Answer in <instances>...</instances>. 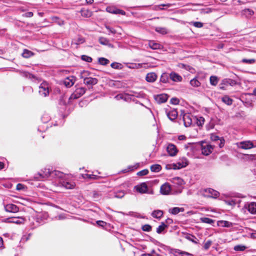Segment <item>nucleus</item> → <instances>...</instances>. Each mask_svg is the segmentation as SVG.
Segmentation results:
<instances>
[{
  "label": "nucleus",
  "mask_w": 256,
  "mask_h": 256,
  "mask_svg": "<svg viewBox=\"0 0 256 256\" xmlns=\"http://www.w3.org/2000/svg\"><path fill=\"white\" fill-rule=\"evenodd\" d=\"M88 74V72L87 71H83L81 72L80 74V78L84 79V83L88 86V85H95L98 83V80L96 78H87V76Z\"/></svg>",
  "instance_id": "f257e3e1"
},
{
  "label": "nucleus",
  "mask_w": 256,
  "mask_h": 256,
  "mask_svg": "<svg viewBox=\"0 0 256 256\" xmlns=\"http://www.w3.org/2000/svg\"><path fill=\"white\" fill-rule=\"evenodd\" d=\"M198 194L203 196L204 197L217 198L219 193L212 188H206L201 190L198 191Z\"/></svg>",
  "instance_id": "f03ea898"
},
{
  "label": "nucleus",
  "mask_w": 256,
  "mask_h": 256,
  "mask_svg": "<svg viewBox=\"0 0 256 256\" xmlns=\"http://www.w3.org/2000/svg\"><path fill=\"white\" fill-rule=\"evenodd\" d=\"M134 190L140 194H154V192L152 190H149L148 186L146 182H142L139 184H138L134 186Z\"/></svg>",
  "instance_id": "7ed1b4c3"
},
{
  "label": "nucleus",
  "mask_w": 256,
  "mask_h": 256,
  "mask_svg": "<svg viewBox=\"0 0 256 256\" xmlns=\"http://www.w3.org/2000/svg\"><path fill=\"white\" fill-rule=\"evenodd\" d=\"M86 91V89L84 88H78L71 94L70 100H76L82 96Z\"/></svg>",
  "instance_id": "20e7f679"
},
{
  "label": "nucleus",
  "mask_w": 256,
  "mask_h": 256,
  "mask_svg": "<svg viewBox=\"0 0 256 256\" xmlns=\"http://www.w3.org/2000/svg\"><path fill=\"white\" fill-rule=\"evenodd\" d=\"M52 172L49 169L45 168L41 172L38 173L36 175L34 178L38 180H42L43 179L46 178L49 176H51Z\"/></svg>",
  "instance_id": "39448f33"
},
{
  "label": "nucleus",
  "mask_w": 256,
  "mask_h": 256,
  "mask_svg": "<svg viewBox=\"0 0 256 256\" xmlns=\"http://www.w3.org/2000/svg\"><path fill=\"white\" fill-rule=\"evenodd\" d=\"M39 93L43 96H46L49 94L48 86L46 82H42L39 86Z\"/></svg>",
  "instance_id": "423d86ee"
},
{
  "label": "nucleus",
  "mask_w": 256,
  "mask_h": 256,
  "mask_svg": "<svg viewBox=\"0 0 256 256\" xmlns=\"http://www.w3.org/2000/svg\"><path fill=\"white\" fill-rule=\"evenodd\" d=\"M51 176L59 180V184L62 180H65L66 177L68 176V175L64 174L63 172L58 171L54 170L52 172Z\"/></svg>",
  "instance_id": "0eeeda50"
},
{
  "label": "nucleus",
  "mask_w": 256,
  "mask_h": 256,
  "mask_svg": "<svg viewBox=\"0 0 256 256\" xmlns=\"http://www.w3.org/2000/svg\"><path fill=\"white\" fill-rule=\"evenodd\" d=\"M256 146L254 142L250 140L242 141L238 144V147L239 148L248 150Z\"/></svg>",
  "instance_id": "6e6552de"
},
{
  "label": "nucleus",
  "mask_w": 256,
  "mask_h": 256,
  "mask_svg": "<svg viewBox=\"0 0 256 256\" xmlns=\"http://www.w3.org/2000/svg\"><path fill=\"white\" fill-rule=\"evenodd\" d=\"M188 164V160L185 158L179 160V161L176 164L172 165V168L174 170L180 169L186 167Z\"/></svg>",
  "instance_id": "1a4fd4ad"
},
{
  "label": "nucleus",
  "mask_w": 256,
  "mask_h": 256,
  "mask_svg": "<svg viewBox=\"0 0 256 256\" xmlns=\"http://www.w3.org/2000/svg\"><path fill=\"white\" fill-rule=\"evenodd\" d=\"M106 10L107 12L112 14H120L123 16L126 15V12L124 10L118 9L114 6H108L106 8Z\"/></svg>",
  "instance_id": "9d476101"
},
{
  "label": "nucleus",
  "mask_w": 256,
  "mask_h": 256,
  "mask_svg": "<svg viewBox=\"0 0 256 256\" xmlns=\"http://www.w3.org/2000/svg\"><path fill=\"white\" fill-rule=\"evenodd\" d=\"M68 177L66 178L65 180H62L60 181L59 185L62 186L64 187L66 189H72L75 186V184L72 182L67 181Z\"/></svg>",
  "instance_id": "9b49d317"
},
{
  "label": "nucleus",
  "mask_w": 256,
  "mask_h": 256,
  "mask_svg": "<svg viewBox=\"0 0 256 256\" xmlns=\"http://www.w3.org/2000/svg\"><path fill=\"white\" fill-rule=\"evenodd\" d=\"M166 150L168 154L171 156H175L178 150L175 145L172 144H169L166 147Z\"/></svg>",
  "instance_id": "f8f14e48"
},
{
  "label": "nucleus",
  "mask_w": 256,
  "mask_h": 256,
  "mask_svg": "<svg viewBox=\"0 0 256 256\" xmlns=\"http://www.w3.org/2000/svg\"><path fill=\"white\" fill-rule=\"evenodd\" d=\"M154 98L158 104L166 102L168 99V96L165 94L154 95Z\"/></svg>",
  "instance_id": "ddd939ff"
},
{
  "label": "nucleus",
  "mask_w": 256,
  "mask_h": 256,
  "mask_svg": "<svg viewBox=\"0 0 256 256\" xmlns=\"http://www.w3.org/2000/svg\"><path fill=\"white\" fill-rule=\"evenodd\" d=\"M244 208L250 213L252 214H256V202H250L245 204Z\"/></svg>",
  "instance_id": "4468645a"
},
{
  "label": "nucleus",
  "mask_w": 256,
  "mask_h": 256,
  "mask_svg": "<svg viewBox=\"0 0 256 256\" xmlns=\"http://www.w3.org/2000/svg\"><path fill=\"white\" fill-rule=\"evenodd\" d=\"M170 185L168 182L164 183L160 186V192L161 194L163 195L169 194L170 192Z\"/></svg>",
  "instance_id": "2eb2a0df"
},
{
  "label": "nucleus",
  "mask_w": 256,
  "mask_h": 256,
  "mask_svg": "<svg viewBox=\"0 0 256 256\" xmlns=\"http://www.w3.org/2000/svg\"><path fill=\"white\" fill-rule=\"evenodd\" d=\"M4 210L8 212L15 213L18 212L19 208L14 204H10L4 206Z\"/></svg>",
  "instance_id": "dca6fc26"
},
{
  "label": "nucleus",
  "mask_w": 256,
  "mask_h": 256,
  "mask_svg": "<svg viewBox=\"0 0 256 256\" xmlns=\"http://www.w3.org/2000/svg\"><path fill=\"white\" fill-rule=\"evenodd\" d=\"M183 120L184 122V125L186 127L190 126L192 122V120L191 116L188 114H184L183 116Z\"/></svg>",
  "instance_id": "f3484780"
},
{
  "label": "nucleus",
  "mask_w": 256,
  "mask_h": 256,
  "mask_svg": "<svg viewBox=\"0 0 256 256\" xmlns=\"http://www.w3.org/2000/svg\"><path fill=\"white\" fill-rule=\"evenodd\" d=\"M213 147L211 145H206L202 147V152L204 155L208 156L212 152Z\"/></svg>",
  "instance_id": "a211bd4d"
},
{
  "label": "nucleus",
  "mask_w": 256,
  "mask_h": 256,
  "mask_svg": "<svg viewBox=\"0 0 256 256\" xmlns=\"http://www.w3.org/2000/svg\"><path fill=\"white\" fill-rule=\"evenodd\" d=\"M157 76L154 72L148 73L146 77V80L148 82H153L156 80Z\"/></svg>",
  "instance_id": "6ab92c4d"
},
{
  "label": "nucleus",
  "mask_w": 256,
  "mask_h": 256,
  "mask_svg": "<svg viewBox=\"0 0 256 256\" xmlns=\"http://www.w3.org/2000/svg\"><path fill=\"white\" fill-rule=\"evenodd\" d=\"M166 114L170 120H176L178 116V112L176 110H172L168 112Z\"/></svg>",
  "instance_id": "aec40b11"
},
{
  "label": "nucleus",
  "mask_w": 256,
  "mask_h": 256,
  "mask_svg": "<svg viewBox=\"0 0 256 256\" xmlns=\"http://www.w3.org/2000/svg\"><path fill=\"white\" fill-rule=\"evenodd\" d=\"M184 208L174 207L170 208L168 210V212L172 214H176L180 212H184Z\"/></svg>",
  "instance_id": "412c9836"
},
{
  "label": "nucleus",
  "mask_w": 256,
  "mask_h": 256,
  "mask_svg": "<svg viewBox=\"0 0 256 256\" xmlns=\"http://www.w3.org/2000/svg\"><path fill=\"white\" fill-rule=\"evenodd\" d=\"M170 76V78L174 82H180L182 80V76L175 72H172Z\"/></svg>",
  "instance_id": "4be33fe9"
},
{
  "label": "nucleus",
  "mask_w": 256,
  "mask_h": 256,
  "mask_svg": "<svg viewBox=\"0 0 256 256\" xmlns=\"http://www.w3.org/2000/svg\"><path fill=\"white\" fill-rule=\"evenodd\" d=\"M218 224L219 226L226 228H230L232 226V222L226 220H219L218 222Z\"/></svg>",
  "instance_id": "5701e85b"
},
{
  "label": "nucleus",
  "mask_w": 256,
  "mask_h": 256,
  "mask_svg": "<svg viewBox=\"0 0 256 256\" xmlns=\"http://www.w3.org/2000/svg\"><path fill=\"white\" fill-rule=\"evenodd\" d=\"M163 214V211L161 210H155L152 212V216L154 218H160L162 216Z\"/></svg>",
  "instance_id": "b1692460"
},
{
  "label": "nucleus",
  "mask_w": 256,
  "mask_h": 256,
  "mask_svg": "<svg viewBox=\"0 0 256 256\" xmlns=\"http://www.w3.org/2000/svg\"><path fill=\"white\" fill-rule=\"evenodd\" d=\"M81 15L82 16L90 18L92 15V12L88 9L82 8L80 10Z\"/></svg>",
  "instance_id": "393cba45"
},
{
  "label": "nucleus",
  "mask_w": 256,
  "mask_h": 256,
  "mask_svg": "<svg viewBox=\"0 0 256 256\" xmlns=\"http://www.w3.org/2000/svg\"><path fill=\"white\" fill-rule=\"evenodd\" d=\"M254 14V11L249 8L244 9L242 12V14L245 16L246 18L250 17Z\"/></svg>",
  "instance_id": "a878e982"
},
{
  "label": "nucleus",
  "mask_w": 256,
  "mask_h": 256,
  "mask_svg": "<svg viewBox=\"0 0 256 256\" xmlns=\"http://www.w3.org/2000/svg\"><path fill=\"white\" fill-rule=\"evenodd\" d=\"M176 256H194V255L190 253L178 250L176 251Z\"/></svg>",
  "instance_id": "bb28decb"
},
{
  "label": "nucleus",
  "mask_w": 256,
  "mask_h": 256,
  "mask_svg": "<svg viewBox=\"0 0 256 256\" xmlns=\"http://www.w3.org/2000/svg\"><path fill=\"white\" fill-rule=\"evenodd\" d=\"M222 102H224V103H225L228 106H230V105L232 104V101H233L232 100V98H230L228 96H223L222 98Z\"/></svg>",
  "instance_id": "cd10ccee"
},
{
  "label": "nucleus",
  "mask_w": 256,
  "mask_h": 256,
  "mask_svg": "<svg viewBox=\"0 0 256 256\" xmlns=\"http://www.w3.org/2000/svg\"><path fill=\"white\" fill-rule=\"evenodd\" d=\"M34 55V53L28 50H24L22 54V56L24 58H29Z\"/></svg>",
  "instance_id": "c85d7f7f"
},
{
  "label": "nucleus",
  "mask_w": 256,
  "mask_h": 256,
  "mask_svg": "<svg viewBox=\"0 0 256 256\" xmlns=\"http://www.w3.org/2000/svg\"><path fill=\"white\" fill-rule=\"evenodd\" d=\"M168 227V226L166 225L164 222H162L158 228H156V232L158 234H161L164 230Z\"/></svg>",
  "instance_id": "c756f323"
},
{
  "label": "nucleus",
  "mask_w": 256,
  "mask_h": 256,
  "mask_svg": "<svg viewBox=\"0 0 256 256\" xmlns=\"http://www.w3.org/2000/svg\"><path fill=\"white\" fill-rule=\"evenodd\" d=\"M193 119L194 120H196V123L198 126H202L204 124V119L202 117H200L199 118L194 117Z\"/></svg>",
  "instance_id": "7c9ffc66"
},
{
  "label": "nucleus",
  "mask_w": 256,
  "mask_h": 256,
  "mask_svg": "<svg viewBox=\"0 0 256 256\" xmlns=\"http://www.w3.org/2000/svg\"><path fill=\"white\" fill-rule=\"evenodd\" d=\"M190 84L194 87H198L200 85V82L196 78H194L190 81Z\"/></svg>",
  "instance_id": "2f4dec72"
},
{
  "label": "nucleus",
  "mask_w": 256,
  "mask_h": 256,
  "mask_svg": "<svg viewBox=\"0 0 256 256\" xmlns=\"http://www.w3.org/2000/svg\"><path fill=\"white\" fill-rule=\"evenodd\" d=\"M161 169H162L161 166L160 164H158L152 165L150 166V170L152 172H158L161 170Z\"/></svg>",
  "instance_id": "473e14b6"
},
{
  "label": "nucleus",
  "mask_w": 256,
  "mask_h": 256,
  "mask_svg": "<svg viewBox=\"0 0 256 256\" xmlns=\"http://www.w3.org/2000/svg\"><path fill=\"white\" fill-rule=\"evenodd\" d=\"M148 45L153 50L159 49L160 46V44L152 41H150L148 43Z\"/></svg>",
  "instance_id": "72a5a7b5"
},
{
  "label": "nucleus",
  "mask_w": 256,
  "mask_h": 256,
  "mask_svg": "<svg viewBox=\"0 0 256 256\" xmlns=\"http://www.w3.org/2000/svg\"><path fill=\"white\" fill-rule=\"evenodd\" d=\"M64 84L66 86L70 87L74 85V81L72 79L67 78L64 80Z\"/></svg>",
  "instance_id": "f704fd0d"
},
{
  "label": "nucleus",
  "mask_w": 256,
  "mask_h": 256,
  "mask_svg": "<svg viewBox=\"0 0 256 256\" xmlns=\"http://www.w3.org/2000/svg\"><path fill=\"white\" fill-rule=\"evenodd\" d=\"M84 178L96 180L100 178V176L95 174H84L82 175Z\"/></svg>",
  "instance_id": "c9c22d12"
},
{
  "label": "nucleus",
  "mask_w": 256,
  "mask_h": 256,
  "mask_svg": "<svg viewBox=\"0 0 256 256\" xmlns=\"http://www.w3.org/2000/svg\"><path fill=\"white\" fill-rule=\"evenodd\" d=\"M139 164H140L139 163H136V164H135L134 166H129L128 167V169H125V170H122V172L124 173H126L128 171H132L134 169H136L139 166Z\"/></svg>",
  "instance_id": "e433bc0d"
},
{
  "label": "nucleus",
  "mask_w": 256,
  "mask_h": 256,
  "mask_svg": "<svg viewBox=\"0 0 256 256\" xmlns=\"http://www.w3.org/2000/svg\"><path fill=\"white\" fill-rule=\"evenodd\" d=\"M200 220L202 222L208 224H212L214 222V220H213L208 218H201Z\"/></svg>",
  "instance_id": "4c0bfd02"
},
{
  "label": "nucleus",
  "mask_w": 256,
  "mask_h": 256,
  "mask_svg": "<svg viewBox=\"0 0 256 256\" xmlns=\"http://www.w3.org/2000/svg\"><path fill=\"white\" fill-rule=\"evenodd\" d=\"M156 31L158 33L164 34L168 33V30L165 28L158 27L156 28Z\"/></svg>",
  "instance_id": "58836bf2"
},
{
  "label": "nucleus",
  "mask_w": 256,
  "mask_h": 256,
  "mask_svg": "<svg viewBox=\"0 0 256 256\" xmlns=\"http://www.w3.org/2000/svg\"><path fill=\"white\" fill-rule=\"evenodd\" d=\"M24 220L22 218H14L10 221L11 222L15 223L16 224H21L24 223Z\"/></svg>",
  "instance_id": "ea45409f"
},
{
  "label": "nucleus",
  "mask_w": 256,
  "mask_h": 256,
  "mask_svg": "<svg viewBox=\"0 0 256 256\" xmlns=\"http://www.w3.org/2000/svg\"><path fill=\"white\" fill-rule=\"evenodd\" d=\"M109 62V60L104 58H98V62L102 65L106 66Z\"/></svg>",
  "instance_id": "a19ab883"
},
{
  "label": "nucleus",
  "mask_w": 256,
  "mask_h": 256,
  "mask_svg": "<svg viewBox=\"0 0 256 256\" xmlns=\"http://www.w3.org/2000/svg\"><path fill=\"white\" fill-rule=\"evenodd\" d=\"M210 80V84L212 86H216L218 82V78L216 76H211Z\"/></svg>",
  "instance_id": "79ce46f5"
},
{
  "label": "nucleus",
  "mask_w": 256,
  "mask_h": 256,
  "mask_svg": "<svg viewBox=\"0 0 256 256\" xmlns=\"http://www.w3.org/2000/svg\"><path fill=\"white\" fill-rule=\"evenodd\" d=\"M110 66L112 68L114 69L120 70L122 68V64L116 62L111 64Z\"/></svg>",
  "instance_id": "37998d69"
},
{
  "label": "nucleus",
  "mask_w": 256,
  "mask_h": 256,
  "mask_svg": "<svg viewBox=\"0 0 256 256\" xmlns=\"http://www.w3.org/2000/svg\"><path fill=\"white\" fill-rule=\"evenodd\" d=\"M84 42V40L82 37L79 36L76 40H74L72 42L76 44H79Z\"/></svg>",
  "instance_id": "c03bdc74"
},
{
  "label": "nucleus",
  "mask_w": 256,
  "mask_h": 256,
  "mask_svg": "<svg viewBox=\"0 0 256 256\" xmlns=\"http://www.w3.org/2000/svg\"><path fill=\"white\" fill-rule=\"evenodd\" d=\"M234 249L236 251H244L246 249V246L244 245H236Z\"/></svg>",
  "instance_id": "a18cd8bd"
},
{
  "label": "nucleus",
  "mask_w": 256,
  "mask_h": 256,
  "mask_svg": "<svg viewBox=\"0 0 256 256\" xmlns=\"http://www.w3.org/2000/svg\"><path fill=\"white\" fill-rule=\"evenodd\" d=\"M98 42L106 46L108 44L109 40L105 38L100 37L99 38Z\"/></svg>",
  "instance_id": "49530a36"
},
{
  "label": "nucleus",
  "mask_w": 256,
  "mask_h": 256,
  "mask_svg": "<svg viewBox=\"0 0 256 256\" xmlns=\"http://www.w3.org/2000/svg\"><path fill=\"white\" fill-rule=\"evenodd\" d=\"M142 229L144 232H150L152 230V226L149 224H146L142 226Z\"/></svg>",
  "instance_id": "de8ad7c7"
},
{
  "label": "nucleus",
  "mask_w": 256,
  "mask_h": 256,
  "mask_svg": "<svg viewBox=\"0 0 256 256\" xmlns=\"http://www.w3.org/2000/svg\"><path fill=\"white\" fill-rule=\"evenodd\" d=\"M124 196V192L122 190L118 191L115 193L114 196L118 198H122Z\"/></svg>",
  "instance_id": "09e8293b"
},
{
  "label": "nucleus",
  "mask_w": 256,
  "mask_h": 256,
  "mask_svg": "<svg viewBox=\"0 0 256 256\" xmlns=\"http://www.w3.org/2000/svg\"><path fill=\"white\" fill-rule=\"evenodd\" d=\"M82 59L84 60V61H86V62H92V58L90 56H86V55H83L82 56Z\"/></svg>",
  "instance_id": "8fccbe9b"
},
{
  "label": "nucleus",
  "mask_w": 256,
  "mask_h": 256,
  "mask_svg": "<svg viewBox=\"0 0 256 256\" xmlns=\"http://www.w3.org/2000/svg\"><path fill=\"white\" fill-rule=\"evenodd\" d=\"M242 62L246 63V64H254L255 62V60L254 59L243 58L242 60Z\"/></svg>",
  "instance_id": "3c124183"
},
{
  "label": "nucleus",
  "mask_w": 256,
  "mask_h": 256,
  "mask_svg": "<svg viewBox=\"0 0 256 256\" xmlns=\"http://www.w3.org/2000/svg\"><path fill=\"white\" fill-rule=\"evenodd\" d=\"M148 173V170L146 169L143 170L138 172L137 175L138 176H144L146 175Z\"/></svg>",
  "instance_id": "603ef678"
},
{
  "label": "nucleus",
  "mask_w": 256,
  "mask_h": 256,
  "mask_svg": "<svg viewBox=\"0 0 256 256\" xmlns=\"http://www.w3.org/2000/svg\"><path fill=\"white\" fill-rule=\"evenodd\" d=\"M170 4H162L160 5L156 6H155V10H164L163 8H161V6H167L170 7Z\"/></svg>",
  "instance_id": "864d4df0"
},
{
  "label": "nucleus",
  "mask_w": 256,
  "mask_h": 256,
  "mask_svg": "<svg viewBox=\"0 0 256 256\" xmlns=\"http://www.w3.org/2000/svg\"><path fill=\"white\" fill-rule=\"evenodd\" d=\"M142 64H131L128 67L132 68H139L142 67Z\"/></svg>",
  "instance_id": "5fc2aeb1"
},
{
  "label": "nucleus",
  "mask_w": 256,
  "mask_h": 256,
  "mask_svg": "<svg viewBox=\"0 0 256 256\" xmlns=\"http://www.w3.org/2000/svg\"><path fill=\"white\" fill-rule=\"evenodd\" d=\"M210 138L213 141H217L220 140V138L215 134H212L211 135Z\"/></svg>",
  "instance_id": "6e6d98bb"
},
{
  "label": "nucleus",
  "mask_w": 256,
  "mask_h": 256,
  "mask_svg": "<svg viewBox=\"0 0 256 256\" xmlns=\"http://www.w3.org/2000/svg\"><path fill=\"white\" fill-rule=\"evenodd\" d=\"M167 76L166 74H164L161 78H160V80L164 83H166L167 82Z\"/></svg>",
  "instance_id": "4d7b16f0"
},
{
  "label": "nucleus",
  "mask_w": 256,
  "mask_h": 256,
  "mask_svg": "<svg viewBox=\"0 0 256 256\" xmlns=\"http://www.w3.org/2000/svg\"><path fill=\"white\" fill-rule=\"evenodd\" d=\"M193 25L196 28H202L203 26V24L201 22H194Z\"/></svg>",
  "instance_id": "13d9d810"
},
{
  "label": "nucleus",
  "mask_w": 256,
  "mask_h": 256,
  "mask_svg": "<svg viewBox=\"0 0 256 256\" xmlns=\"http://www.w3.org/2000/svg\"><path fill=\"white\" fill-rule=\"evenodd\" d=\"M106 28L109 30L110 32L113 34H115L116 33V30L113 28H110L109 26H106Z\"/></svg>",
  "instance_id": "bf43d9fd"
},
{
  "label": "nucleus",
  "mask_w": 256,
  "mask_h": 256,
  "mask_svg": "<svg viewBox=\"0 0 256 256\" xmlns=\"http://www.w3.org/2000/svg\"><path fill=\"white\" fill-rule=\"evenodd\" d=\"M186 238L192 242H196L194 240V238H196V237L192 235H190V234H189V235H188L186 236Z\"/></svg>",
  "instance_id": "052dcab7"
},
{
  "label": "nucleus",
  "mask_w": 256,
  "mask_h": 256,
  "mask_svg": "<svg viewBox=\"0 0 256 256\" xmlns=\"http://www.w3.org/2000/svg\"><path fill=\"white\" fill-rule=\"evenodd\" d=\"M97 224L102 227H104L106 225V222L102 220H98Z\"/></svg>",
  "instance_id": "680f3d73"
},
{
  "label": "nucleus",
  "mask_w": 256,
  "mask_h": 256,
  "mask_svg": "<svg viewBox=\"0 0 256 256\" xmlns=\"http://www.w3.org/2000/svg\"><path fill=\"white\" fill-rule=\"evenodd\" d=\"M211 244H212V242L210 240L206 242L204 244V249L208 250L210 248V246L211 245Z\"/></svg>",
  "instance_id": "e2e57ef3"
},
{
  "label": "nucleus",
  "mask_w": 256,
  "mask_h": 256,
  "mask_svg": "<svg viewBox=\"0 0 256 256\" xmlns=\"http://www.w3.org/2000/svg\"><path fill=\"white\" fill-rule=\"evenodd\" d=\"M170 102H171L172 104H178L179 100H178V99L176 98H172L170 100Z\"/></svg>",
  "instance_id": "0e129e2a"
},
{
  "label": "nucleus",
  "mask_w": 256,
  "mask_h": 256,
  "mask_svg": "<svg viewBox=\"0 0 256 256\" xmlns=\"http://www.w3.org/2000/svg\"><path fill=\"white\" fill-rule=\"evenodd\" d=\"M24 188V186L21 184H18L16 186V190H22Z\"/></svg>",
  "instance_id": "69168bd1"
},
{
  "label": "nucleus",
  "mask_w": 256,
  "mask_h": 256,
  "mask_svg": "<svg viewBox=\"0 0 256 256\" xmlns=\"http://www.w3.org/2000/svg\"><path fill=\"white\" fill-rule=\"evenodd\" d=\"M24 16L28 18H30L33 16V13L32 12H28L24 14Z\"/></svg>",
  "instance_id": "338daca9"
},
{
  "label": "nucleus",
  "mask_w": 256,
  "mask_h": 256,
  "mask_svg": "<svg viewBox=\"0 0 256 256\" xmlns=\"http://www.w3.org/2000/svg\"><path fill=\"white\" fill-rule=\"evenodd\" d=\"M175 180H178V184H179L181 185V184H184L183 180L182 178H175Z\"/></svg>",
  "instance_id": "774afa93"
}]
</instances>
